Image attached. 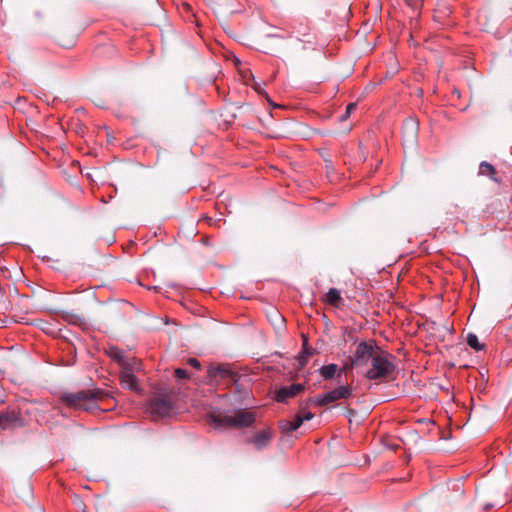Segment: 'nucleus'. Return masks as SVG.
Instances as JSON below:
<instances>
[{
  "mask_svg": "<svg viewBox=\"0 0 512 512\" xmlns=\"http://www.w3.org/2000/svg\"><path fill=\"white\" fill-rule=\"evenodd\" d=\"M279 429L283 434H291L294 431H296V429L293 426V423L289 420H281L279 422Z\"/></svg>",
  "mask_w": 512,
  "mask_h": 512,
  "instance_id": "17",
  "label": "nucleus"
},
{
  "mask_svg": "<svg viewBox=\"0 0 512 512\" xmlns=\"http://www.w3.org/2000/svg\"><path fill=\"white\" fill-rule=\"evenodd\" d=\"M306 385L304 383H293L279 388L275 393V401L278 403H288L289 399L296 397L304 392Z\"/></svg>",
  "mask_w": 512,
  "mask_h": 512,
  "instance_id": "9",
  "label": "nucleus"
},
{
  "mask_svg": "<svg viewBox=\"0 0 512 512\" xmlns=\"http://www.w3.org/2000/svg\"><path fill=\"white\" fill-rule=\"evenodd\" d=\"M291 422L293 423L294 428L297 430L304 422V420L302 418V414L297 413V415L295 416V419Z\"/></svg>",
  "mask_w": 512,
  "mask_h": 512,
  "instance_id": "21",
  "label": "nucleus"
},
{
  "mask_svg": "<svg viewBox=\"0 0 512 512\" xmlns=\"http://www.w3.org/2000/svg\"><path fill=\"white\" fill-rule=\"evenodd\" d=\"M314 417V414L310 411L302 414V418L304 421H308V420H311L312 418Z\"/></svg>",
  "mask_w": 512,
  "mask_h": 512,
  "instance_id": "24",
  "label": "nucleus"
},
{
  "mask_svg": "<svg viewBox=\"0 0 512 512\" xmlns=\"http://www.w3.org/2000/svg\"><path fill=\"white\" fill-rule=\"evenodd\" d=\"M60 401L68 408L95 413L113 410L117 403L106 391L95 388L75 393H62Z\"/></svg>",
  "mask_w": 512,
  "mask_h": 512,
  "instance_id": "1",
  "label": "nucleus"
},
{
  "mask_svg": "<svg viewBox=\"0 0 512 512\" xmlns=\"http://www.w3.org/2000/svg\"><path fill=\"white\" fill-rule=\"evenodd\" d=\"M392 358L391 354L380 349L371 360V367L365 372V377L369 380L389 377L395 370Z\"/></svg>",
  "mask_w": 512,
  "mask_h": 512,
  "instance_id": "3",
  "label": "nucleus"
},
{
  "mask_svg": "<svg viewBox=\"0 0 512 512\" xmlns=\"http://www.w3.org/2000/svg\"><path fill=\"white\" fill-rule=\"evenodd\" d=\"M207 421L215 429L245 428L254 423L255 416L249 411L238 410L233 415L210 414Z\"/></svg>",
  "mask_w": 512,
  "mask_h": 512,
  "instance_id": "2",
  "label": "nucleus"
},
{
  "mask_svg": "<svg viewBox=\"0 0 512 512\" xmlns=\"http://www.w3.org/2000/svg\"><path fill=\"white\" fill-rule=\"evenodd\" d=\"M172 408V402L166 396L156 397L152 399L148 405V411L154 418H163L169 415Z\"/></svg>",
  "mask_w": 512,
  "mask_h": 512,
  "instance_id": "8",
  "label": "nucleus"
},
{
  "mask_svg": "<svg viewBox=\"0 0 512 512\" xmlns=\"http://www.w3.org/2000/svg\"><path fill=\"white\" fill-rule=\"evenodd\" d=\"M188 364L196 369H199L201 366L200 362L196 358H189Z\"/></svg>",
  "mask_w": 512,
  "mask_h": 512,
  "instance_id": "23",
  "label": "nucleus"
},
{
  "mask_svg": "<svg viewBox=\"0 0 512 512\" xmlns=\"http://www.w3.org/2000/svg\"><path fill=\"white\" fill-rule=\"evenodd\" d=\"M380 348L377 346L375 340L361 341L355 349L353 356L349 358L350 368L366 367L377 354Z\"/></svg>",
  "mask_w": 512,
  "mask_h": 512,
  "instance_id": "4",
  "label": "nucleus"
},
{
  "mask_svg": "<svg viewBox=\"0 0 512 512\" xmlns=\"http://www.w3.org/2000/svg\"><path fill=\"white\" fill-rule=\"evenodd\" d=\"M140 369V361L137 364L130 365L120 370L119 379L122 388L131 390L133 392H141L142 389L135 376V372Z\"/></svg>",
  "mask_w": 512,
  "mask_h": 512,
  "instance_id": "6",
  "label": "nucleus"
},
{
  "mask_svg": "<svg viewBox=\"0 0 512 512\" xmlns=\"http://www.w3.org/2000/svg\"><path fill=\"white\" fill-rule=\"evenodd\" d=\"M210 374L213 376H216L217 374L221 376H228L230 375V370L226 366H218L213 370H210Z\"/></svg>",
  "mask_w": 512,
  "mask_h": 512,
  "instance_id": "18",
  "label": "nucleus"
},
{
  "mask_svg": "<svg viewBox=\"0 0 512 512\" xmlns=\"http://www.w3.org/2000/svg\"><path fill=\"white\" fill-rule=\"evenodd\" d=\"M25 421L18 409H7L0 411V428L2 430L23 427Z\"/></svg>",
  "mask_w": 512,
  "mask_h": 512,
  "instance_id": "7",
  "label": "nucleus"
},
{
  "mask_svg": "<svg viewBox=\"0 0 512 512\" xmlns=\"http://www.w3.org/2000/svg\"><path fill=\"white\" fill-rule=\"evenodd\" d=\"M254 89H255L256 91L260 92V86H259L258 84H256V85L254 86Z\"/></svg>",
  "mask_w": 512,
  "mask_h": 512,
  "instance_id": "25",
  "label": "nucleus"
},
{
  "mask_svg": "<svg viewBox=\"0 0 512 512\" xmlns=\"http://www.w3.org/2000/svg\"><path fill=\"white\" fill-rule=\"evenodd\" d=\"M271 438L272 433L269 430H262L252 437L251 443L256 449L261 450L269 445Z\"/></svg>",
  "mask_w": 512,
  "mask_h": 512,
  "instance_id": "11",
  "label": "nucleus"
},
{
  "mask_svg": "<svg viewBox=\"0 0 512 512\" xmlns=\"http://www.w3.org/2000/svg\"><path fill=\"white\" fill-rule=\"evenodd\" d=\"M356 106H357L356 103L348 104L346 107L345 115L342 118L346 119L347 117H349L350 113L356 109Z\"/></svg>",
  "mask_w": 512,
  "mask_h": 512,
  "instance_id": "22",
  "label": "nucleus"
},
{
  "mask_svg": "<svg viewBox=\"0 0 512 512\" xmlns=\"http://www.w3.org/2000/svg\"><path fill=\"white\" fill-rule=\"evenodd\" d=\"M352 396V388L349 385L339 386L322 395L312 397V402L315 406H326L332 402L342 399H348Z\"/></svg>",
  "mask_w": 512,
  "mask_h": 512,
  "instance_id": "5",
  "label": "nucleus"
},
{
  "mask_svg": "<svg viewBox=\"0 0 512 512\" xmlns=\"http://www.w3.org/2000/svg\"><path fill=\"white\" fill-rule=\"evenodd\" d=\"M467 344L475 351H481L484 349V345L480 344L477 335L469 333L467 335Z\"/></svg>",
  "mask_w": 512,
  "mask_h": 512,
  "instance_id": "15",
  "label": "nucleus"
},
{
  "mask_svg": "<svg viewBox=\"0 0 512 512\" xmlns=\"http://www.w3.org/2000/svg\"><path fill=\"white\" fill-rule=\"evenodd\" d=\"M479 174L483 176H489L492 180L497 181L495 178L496 170L494 166L486 161L480 163Z\"/></svg>",
  "mask_w": 512,
  "mask_h": 512,
  "instance_id": "13",
  "label": "nucleus"
},
{
  "mask_svg": "<svg viewBox=\"0 0 512 512\" xmlns=\"http://www.w3.org/2000/svg\"><path fill=\"white\" fill-rule=\"evenodd\" d=\"M106 353L112 361L119 365L120 370L139 362L135 357L126 356L125 352L116 346L109 347Z\"/></svg>",
  "mask_w": 512,
  "mask_h": 512,
  "instance_id": "10",
  "label": "nucleus"
},
{
  "mask_svg": "<svg viewBox=\"0 0 512 512\" xmlns=\"http://www.w3.org/2000/svg\"><path fill=\"white\" fill-rule=\"evenodd\" d=\"M311 400H312V397L308 398L306 401L302 402L300 404L298 413L304 414V413L308 412V408L310 407V405H314Z\"/></svg>",
  "mask_w": 512,
  "mask_h": 512,
  "instance_id": "19",
  "label": "nucleus"
},
{
  "mask_svg": "<svg viewBox=\"0 0 512 512\" xmlns=\"http://www.w3.org/2000/svg\"><path fill=\"white\" fill-rule=\"evenodd\" d=\"M311 355H312V352H311V350L308 348L307 343L305 342V343L303 344V349H302L301 353H300V354H299V356H298V361H299V363H300L301 367H303L304 365H306V363H307V361H308V359H309V357H310Z\"/></svg>",
  "mask_w": 512,
  "mask_h": 512,
  "instance_id": "16",
  "label": "nucleus"
},
{
  "mask_svg": "<svg viewBox=\"0 0 512 512\" xmlns=\"http://www.w3.org/2000/svg\"><path fill=\"white\" fill-rule=\"evenodd\" d=\"M323 301L332 307L340 308L344 304V300L340 294V291L336 288H330L323 297Z\"/></svg>",
  "mask_w": 512,
  "mask_h": 512,
  "instance_id": "12",
  "label": "nucleus"
},
{
  "mask_svg": "<svg viewBox=\"0 0 512 512\" xmlns=\"http://www.w3.org/2000/svg\"><path fill=\"white\" fill-rule=\"evenodd\" d=\"M175 376L177 379H187L189 378L188 371L183 368H176L175 369Z\"/></svg>",
  "mask_w": 512,
  "mask_h": 512,
  "instance_id": "20",
  "label": "nucleus"
},
{
  "mask_svg": "<svg viewBox=\"0 0 512 512\" xmlns=\"http://www.w3.org/2000/svg\"><path fill=\"white\" fill-rule=\"evenodd\" d=\"M338 371V366L336 364H328L324 365L320 368V374L325 380H330L334 378Z\"/></svg>",
  "mask_w": 512,
  "mask_h": 512,
  "instance_id": "14",
  "label": "nucleus"
}]
</instances>
